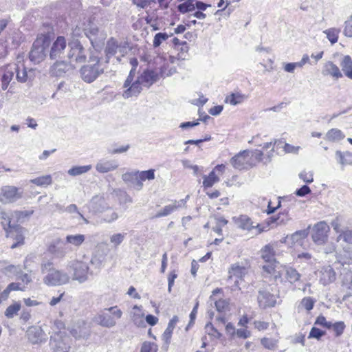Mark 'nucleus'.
<instances>
[{"label": "nucleus", "mask_w": 352, "mask_h": 352, "mask_svg": "<svg viewBox=\"0 0 352 352\" xmlns=\"http://www.w3.org/2000/svg\"><path fill=\"white\" fill-rule=\"evenodd\" d=\"M53 33L47 32L38 34L29 53V58L34 64L43 61L47 56V49L51 43Z\"/></svg>", "instance_id": "f257e3e1"}, {"label": "nucleus", "mask_w": 352, "mask_h": 352, "mask_svg": "<svg viewBox=\"0 0 352 352\" xmlns=\"http://www.w3.org/2000/svg\"><path fill=\"white\" fill-rule=\"evenodd\" d=\"M89 63L84 65L80 69V76L82 79L88 83L96 80L102 74L104 73V67L100 63V58L91 56L89 58Z\"/></svg>", "instance_id": "f03ea898"}, {"label": "nucleus", "mask_w": 352, "mask_h": 352, "mask_svg": "<svg viewBox=\"0 0 352 352\" xmlns=\"http://www.w3.org/2000/svg\"><path fill=\"white\" fill-rule=\"evenodd\" d=\"M122 311L118 306L111 307L99 314L96 321L103 327L111 328L116 325L117 320L122 318Z\"/></svg>", "instance_id": "7ed1b4c3"}, {"label": "nucleus", "mask_w": 352, "mask_h": 352, "mask_svg": "<svg viewBox=\"0 0 352 352\" xmlns=\"http://www.w3.org/2000/svg\"><path fill=\"white\" fill-rule=\"evenodd\" d=\"M126 45V43H118V41L113 37L109 38L107 42L104 49L106 56L105 62L108 63L110 58L117 54H119V55L116 56L117 60L118 62L121 61V58L127 53Z\"/></svg>", "instance_id": "20e7f679"}, {"label": "nucleus", "mask_w": 352, "mask_h": 352, "mask_svg": "<svg viewBox=\"0 0 352 352\" xmlns=\"http://www.w3.org/2000/svg\"><path fill=\"white\" fill-rule=\"evenodd\" d=\"M71 344L70 337L64 332L60 331L51 336L50 345L53 352H68Z\"/></svg>", "instance_id": "39448f33"}, {"label": "nucleus", "mask_w": 352, "mask_h": 352, "mask_svg": "<svg viewBox=\"0 0 352 352\" xmlns=\"http://www.w3.org/2000/svg\"><path fill=\"white\" fill-rule=\"evenodd\" d=\"M3 228L6 232V236L12 239L14 242L11 245L12 249H14L24 243L25 229L19 225H12L9 221L8 228L3 223Z\"/></svg>", "instance_id": "423d86ee"}, {"label": "nucleus", "mask_w": 352, "mask_h": 352, "mask_svg": "<svg viewBox=\"0 0 352 352\" xmlns=\"http://www.w3.org/2000/svg\"><path fill=\"white\" fill-rule=\"evenodd\" d=\"M23 197V190L13 186H3L0 189V202L3 204L14 203Z\"/></svg>", "instance_id": "0eeeda50"}, {"label": "nucleus", "mask_w": 352, "mask_h": 352, "mask_svg": "<svg viewBox=\"0 0 352 352\" xmlns=\"http://www.w3.org/2000/svg\"><path fill=\"white\" fill-rule=\"evenodd\" d=\"M43 280L47 285L58 286L67 283L69 280V276L67 273L55 269L46 274Z\"/></svg>", "instance_id": "6e6552de"}, {"label": "nucleus", "mask_w": 352, "mask_h": 352, "mask_svg": "<svg viewBox=\"0 0 352 352\" xmlns=\"http://www.w3.org/2000/svg\"><path fill=\"white\" fill-rule=\"evenodd\" d=\"M329 226L325 221H320L314 225L312 229L311 237L315 243L324 244L328 239Z\"/></svg>", "instance_id": "1a4fd4ad"}, {"label": "nucleus", "mask_w": 352, "mask_h": 352, "mask_svg": "<svg viewBox=\"0 0 352 352\" xmlns=\"http://www.w3.org/2000/svg\"><path fill=\"white\" fill-rule=\"evenodd\" d=\"M250 160V151L244 150L230 159V164L236 169H247L252 166Z\"/></svg>", "instance_id": "9d476101"}, {"label": "nucleus", "mask_w": 352, "mask_h": 352, "mask_svg": "<svg viewBox=\"0 0 352 352\" xmlns=\"http://www.w3.org/2000/svg\"><path fill=\"white\" fill-rule=\"evenodd\" d=\"M257 300L262 309L273 307L276 304V297L270 293L267 288L260 289L258 292Z\"/></svg>", "instance_id": "9b49d317"}, {"label": "nucleus", "mask_w": 352, "mask_h": 352, "mask_svg": "<svg viewBox=\"0 0 352 352\" xmlns=\"http://www.w3.org/2000/svg\"><path fill=\"white\" fill-rule=\"evenodd\" d=\"M72 267L74 270V280H78L80 283L85 282L88 279L89 265L86 262L74 261Z\"/></svg>", "instance_id": "f8f14e48"}, {"label": "nucleus", "mask_w": 352, "mask_h": 352, "mask_svg": "<svg viewBox=\"0 0 352 352\" xmlns=\"http://www.w3.org/2000/svg\"><path fill=\"white\" fill-rule=\"evenodd\" d=\"M67 47V41L63 36H58L52 43L50 50V58L52 60L61 58Z\"/></svg>", "instance_id": "ddd939ff"}, {"label": "nucleus", "mask_w": 352, "mask_h": 352, "mask_svg": "<svg viewBox=\"0 0 352 352\" xmlns=\"http://www.w3.org/2000/svg\"><path fill=\"white\" fill-rule=\"evenodd\" d=\"M69 46L71 50L68 54V58L72 61L81 63L86 60L85 49L79 42L69 43Z\"/></svg>", "instance_id": "4468645a"}, {"label": "nucleus", "mask_w": 352, "mask_h": 352, "mask_svg": "<svg viewBox=\"0 0 352 352\" xmlns=\"http://www.w3.org/2000/svg\"><path fill=\"white\" fill-rule=\"evenodd\" d=\"M88 25L89 27L84 29L85 34L89 39L92 47L98 51L100 50L103 45L102 40L98 39L96 36L98 32V28L96 25L91 23H89Z\"/></svg>", "instance_id": "2eb2a0df"}, {"label": "nucleus", "mask_w": 352, "mask_h": 352, "mask_svg": "<svg viewBox=\"0 0 352 352\" xmlns=\"http://www.w3.org/2000/svg\"><path fill=\"white\" fill-rule=\"evenodd\" d=\"M48 251L56 258H63L67 253V247L60 239H56L50 244Z\"/></svg>", "instance_id": "dca6fc26"}, {"label": "nucleus", "mask_w": 352, "mask_h": 352, "mask_svg": "<svg viewBox=\"0 0 352 352\" xmlns=\"http://www.w3.org/2000/svg\"><path fill=\"white\" fill-rule=\"evenodd\" d=\"M138 78L142 84V86L149 87L159 80L158 74L152 70H144Z\"/></svg>", "instance_id": "f3484780"}, {"label": "nucleus", "mask_w": 352, "mask_h": 352, "mask_svg": "<svg viewBox=\"0 0 352 352\" xmlns=\"http://www.w3.org/2000/svg\"><path fill=\"white\" fill-rule=\"evenodd\" d=\"M228 273V280H231L233 276H235L237 279L234 281V285L235 286H238V279L241 280L242 278L248 273V268L245 266L241 265L239 263H235L231 266Z\"/></svg>", "instance_id": "a211bd4d"}, {"label": "nucleus", "mask_w": 352, "mask_h": 352, "mask_svg": "<svg viewBox=\"0 0 352 352\" xmlns=\"http://www.w3.org/2000/svg\"><path fill=\"white\" fill-rule=\"evenodd\" d=\"M320 274V282L324 285L333 283L336 278V274L331 266L322 267Z\"/></svg>", "instance_id": "6ab92c4d"}, {"label": "nucleus", "mask_w": 352, "mask_h": 352, "mask_svg": "<svg viewBox=\"0 0 352 352\" xmlns=\"http://www.w3.org/2000/svg\"><path fill=\"white\" fill-rule=\"evenodd\" d=\"M122 180L126 183H130L140 190L143 187V183L140 181L138 171L127 172L122 175Z\"/></svg>", "instance_id": "aec40b11"}, {"label": "nucleus", "mask_w": 352, "mask_h": 352, "mask_svg": "<svg viewBox=\"0 0 352 352\" xmlns=\"http://www.w3.org/2000/svg\"><path fill=\"white\" fill-rule=\"evenodd\" d=\"M235 223L239 228L250 230L253 228H258V233H261L263 230L260 228L259 225L254 226L250 218L246 215H241L235 220Z\"/></svg>", "instance_id": "412c9836"}, {"label": "nucleus", "mask_w": 352, "mask_h": 352, "mask_svg": "<svg viewBox=\"0 0 352 352\" xmlns=\"http://www.w3.org/2000/svg\"><path fill=\"white\" fill-rule=\"evenodd\" d=\"M118 164L116 160H100L96 165V169L100 173H106L116 170Z\"/></svg>", "instance_id": "4be33fe9"}, {"label": "nucleus", "mask_w": 352, "mask_h": 352, "mask_svg": "<svg viewBox=\"0 0 352 352\" xmlns=\"http://www.w3.org/2000/svg\"><path fill=\"white\" fill-rule=\"evenodd\" d=\"M322 73L324 76H331L335 79L342 77L339 67L331 61H328L324 64Z\"/></svg>", "instance_id": "5701e85b"}, {"label": "nucleus", "mask_w": 352, "mask_h": 352, "mask_svg": "<svg viewBox=\"0 0 352 352\" xmlns=\"http://www.w3.org/2000/svg\"><path fill=\"white\" fill-rule=\"evenodd\" d=\"M28 340L35 344L42 342L43 331L39 327H31L27 331Z\"/></svg>", "instance_id": "b1692460"}, {"label": "nucleus", "mask_w": 352, "mask_h": 352, "mask_svg": "<svg viewBox=\"0 0 352 352\" xmlns=\"http://www.w3.org/2000/svg\"><path fill=\"white\" fill-rule=\"evenodd\" d=\"M142 84L137 78V79L134 80L132 84L126 87V89L123 92L122 96L124 98L138 96L142 91Z\"/></svg>", "instance_id": "393cba45"}, {"label": "nucleus", "mask_w": 352, "mask_h": 352, "mask_svg": "<svg viewBox=\"0 0 352 352\" xmlns=\"http://www.w3.org/2000/svg\"><path fill=\"white\" fill-rule=\"evenodd\" d=\"M16 70L17 66L16 65L6 67L1 77V89L3 90L7 89L10 82L13 79L14 73Z\"/></svg>", "instance_id": "a878e982"}, {"label": "nucleus", "mask_w": 352, "mask_h": 352, "mask_svg": "<svg viewBox=\"0 0 352 352\" xmlns=\"http://www.w3.org/2000/svg\"><path fill=\"white\" fill-rule=\"evenodd\" d=\"M284 278L289 284L294 285L300 280L301 274L296 268L286 266L285 267Z\"/></svg>", "instance_id": "bb28decb"}, {"label": "nucleus", "mask_w": 352, "mask_h": 352, "mask_svg": "<svg viewBox=\"0 0 352 352\" xmlns=\"http://www.w3.org/2000/svg\"><path fill=\"white\" fill-rule=\"evenodd\" d=\"M177 321V316H173V318L169 321L167 328L162 334V340L166 342V344H168L170 342L173 331Z\"/></svg>", "instance_id": "cd10ccee"}, {"label": "nucleus", "mask_w": 352, "mask_h": 352, "mask_svg": "<svg viewBox=\"0 0 352 352\" xmlns=\"http://www.w3.org/2000/svg\"><path fill=\"white\" fill-rule=\"evenodd\" d=\"M340 66L344 75L352 80V59L350 56H344L340 62Z\"/></svg>", "instance_id": "c85d7f7f"}, {"label": "nucleus", "mask_w": 352, "mask_h": 352, "mask_svg": "<svg viewBox=\"0 0 352 352\" xmlns=\"http://www.w3.org/2000/svg\"><path fill=\"white\" fill-rule=\"evenodd\" d=\"M336 157L338 162L342 166L352 165V153L348 151L342 153L340 151H337Z\"/></svg>", "instance_id": "c756f323"}, {"label": "nucleus", "mask_w": 352, "mask_h": 352, "mask_svg": "<svg viewBox=\"0 0 352 352\" xmlns=\"http://www.w3.org/2000/svg\"><path fill=\"white\" fill-rule=\"evenodd\" d=\"M275 252L272 246L270 244L266 245L261 250V257L266 263H271L276 261L274 258Z\"/></svg>", "instance_id": "7c9ffc66"}, {"label": "nucleus", "mask_w": 352, "mask_h": 352, "mask_svg": "<svg viewBox=\"0 0 352 352\" xmlns=\"http://www.w3.org/2000/svg\"><path fill=\"white\" fill-rule=\"evenodd\" d=\"M70 333L76 339H87L90 335V331L86 327L80 326L72 328Z\"/></svg>", "instance_id": "2f4dec72"}, {"label": "nucleus", "mask_w": 352, "mask_h": 352, "mask_svg": "<svg viewBox=\"0 0 352 352\" xmlns=\"http://www.w3.org/2000/svg\"><path fill=\"white\" fill-rule=\"evenodd\" d=\"M179 208H180V204H177V201H175L173 204L164 206L155 215L154 217L160 218L162 217L168 216Z\"/></svg>", "instance_id": "473e14b6"}, {"label": "nucleus", "mask_w": 352, "mask_h": 352, "mask_svg": "<svg viewBox=\"0 0 352 352\" xmlns=\"http://www.w3.org/2000/svg\"><path fill=\"white\" fill-rule=\"evenodd\" d=\"M85 240L84 234H69L65 238V243L73 245L76 247H79Z\"/></svg>", "instance_id": "72a5a7b5"}, {"label": "nucleus", "mask_w": 352, "mask_h": 352, "mask_svg": "<svg viewBox=\"0 0 352 352\" xmlns=\"http://www.w3.org/2000/svg\"><path fill=\"white\" fill-rule=\"evenodd\" d=\"M344 135L338 129H331L325 135V139L331 142H337L344 139Z\"/></svg>", "instance_id": "f704fd0d"}, {"label": "nucleus", "mask_w": 352, "mask_h": 352, "mask_svg": "<svg viewBox=\"0 0 352 352\" xmlns=\"http://www.w3.org/2000/svg\"><path fill=\"white\" fill-rule=\"evenodd\" d=\"M246 99V96L240 93H234L227 96L226 102L230 103L232 105H236L241 104Z\"/></svg>", "instance_id": "c9c22d12"}, {"label": "nucleus", "mask_w": 352, "mask_h": 352, "mask_svg": "<svg viewBox=\"0 0 352 352\" xmlns=\"http://www.w3.org/2000/svg\"><path fill=\"white\" fill-rule=\"evenodd\" d=\"M126 236V233H114L109 237L110 243L114 249H117L118 246L124 241Z\"/></svg>", "instance_id": "e433bc0d"}, {"label": "nucleus", "mask_w": 352, "mask_h": 352, "mask_svg": "<svg viewBox=\"0 0 352 352\" xmlns=\"http://www.w3.org/2000/svg\"><path fill=\"white\" fill-rule=\"evenodd\" d=\"M340 32V29L336 28H329L323 32V33L326 34L327 38L331 42V44L337 43Z\"/></svg>", "instance_id": "4c0bfd02"}, {"label": "nucleus", "mask_w": 352, "mask_h": 352, "mask_svg": "<svg viewBox=\"0 0 352 352\" xmlns=\"http://www.w3.org/2000/svg\"><path fill=\"white\" fill-rule=\"evenodd\" d=\"M30 182L38 186H49L52 183L51 175H47L31 179Z\"/></svg>", "instance_id": "58836bf2"}, {"label": "nucleus", "mask_w": 352, "mask_h": 352, "mask_svg": "<svg viewBox=\"0 0 352 352\" xmlns=\"http://www.w3.org/2000/svg\"><path fill=\"white\" fill-rule=\"evenodd\" d=\"M91 169V165L74 166L68 170V174L71 176H78L85 173Z\"/></svg>", "instance_id": "ea45409f"}, {"label": "nucleus", "mask_w": 352, "mask_h": 352, "mask_svg": "<svg viewBox=\"0 0 352 352\" xmlns=\"http://www.w3.org/2000/svg\"><path fill=\"white\" fill-rule=\"evenodd\" d=\"M261 343L264 348L274 351L278 347V340L272 338H263Z\"/></svg>", "instance_id": "a19ab883"}, {"label": "nucleus", "mask_w": 352, "mask_h": 352, "mask_svg": "<svg viewBox=\"0 0 352 352\" xmlns=\"http://www.w3.org/2000/svg\"><path fill=\"white\" fill-rule=\"evenodd\" d=\"M203 178V185L206 188L212 186L214 183L219 181V178L216 175L214 170L211 171L208 176L204 175Z\"/></svg>", "instance_id": "79ce46f5"}, {"label": "nucleus", "mask_w": 352, "mask_h": 352, "mask_svg": "<svg viewBox=\"0 0 352 352\" xmlns=\"http://www.w3.org/2000/svg\"><path fill=\"white\" fill-rule=\"evenodd\" d=\"M34 212L33 210H15L11 215L12 218L16 219L17 221L23 222V219L26 217L31 216Z\"/></svg>", "instance_id": "37998d69"}, {"label": "nucleus", "mask_w": 352, "mask_h": 352, "mask_svg": "<svg viewBox=\"0 0 352 352\" xmlns=\"http://www.w3.org/2000/svg\"><path fill=\"white\" fill-rule=\"evenodd\" d=\"M195 0H187L186 2L178 5L177 9L182 13H186L195 10V6L193 2Z\"/></svg>", "instance_id": "c03bdc74"}, {"label": "nucleus", "mask_w": 352, "mask_h": 352, "mask_svg": "<svg viewBox=\"0 0 352 352\" xmlns=\"http://www.w3.org/2000/svg\"><path fill=\"white\" fill-rule=\"evenodd\" d=\"M21 309V305L19 302H15L10 305L5 311V316L8 318H12Z\"/></svg>", "instance_id": "a18cd8bd"}, {"label": "nucleus", "mask_w": 352, "mask_h": 352, "mask_svg": "<svg viewBox=\"0 0 352 352\" xmlns=\"http://www.w3.org/2000/svg\"><path fill=\"white\" fill-rule=\"evenodd\" d=\"M340 240H343L349 244H352V230L346 229L342 231L337 237V242H339Z\"/></svg>", "instance_id": "49530a36"}, {"label": "nucleus", "mask_w": 352, "mask_h": 352, "mask_svg": "<svg viewBox=\"0 0 352 352\" xmlns=\"http://www.w3.org/2000/svg\"><path fill=\"white\" fill-rule=\"evenodd\" d=\"M342 283L346 289H352V272L346 271L342 274Z\"/></svg>", "instance_id": "de8ad7c7"}, {"label": "nucleus", "mask_w": 352, "mask_h": 352, "mask_svg": "<svg viewBox=\"0 0 352 352\" xmlns=\"http://www.w3.org/2000/svg\"><path fill=\"white\" fill-rule=\"evenodd\" d=\"M55 268H54V263L52 261L43 259L41 263V271L42 274H48L52 270H54Z\"/></svg>", "instance_id": "09e8293b"}, {"label": "nucleus", "mask_w": 352, "mask_h": 352, "mask_svg": "<svg viewBox=\"0 0 352 352\" xmlns=\"http://www.w3.org/2000/svg\"><path fill=\"white\" fill-rule=\"evenodd\" d=\"M138 175L142 182L146 179L152 180L155 178V170L149 169L148 170L138 171Z\"/></svg>", "instance_id": "8fccbe9b"}, {"label": "nucleus", "mask_w": 352, "mask_h": 352, "mask_svg": "<svg viewBox=\"0 0 352 352\" xmlns=\"http://www.w3.org/2000/svg\"><path fill=\"white\" fill-rule=\"evenodd\" d=\"M309 229H310V226H309L307 229L296 231L292 235V239L293 240V241L297 242L300 239L306 238L309 234Z\"/></svg>", "instance_id": "3c124183"}, {"label": "nucleus", "mask_w": 352, "mask_h": 352, "mask_svg": "<svg viewBox=\"0 0 352 352\" xmlns=\"http://www.w3.org/2000/svg\"><path fill=\"white\" fill-rule=\"evenodd\" d=\"M168 36H169L166 33H157L154 36L153 46L155 47H159L163 41H166L168 38Z\"/></svg>", "instance_id": "603ef678"}, {"label": "nucleus", "mask_w": 352, "mask_h": 352, "mask_svg": "<svg viewBox=\"0 0 352 352\" xmlns=\"http://www.w3.org/2000/svg\"><path fill=\"white\" fill-rule=\"evenodd\" d=\"M331 328H333L336 336L339 337L343 333L345 329V324L344 322L342 321L336 322L334 324H331Z\"/></svg>", "instance_id": "864d4df0"}, {"label": "nucleus", "mask_w": 352, "mask_h": 352, "mask_svg": "<svg viewBox=\"0 0 352 352\" xmlns=\"http://www.w3.org/2000/svg\"><path fill=\"white\" fill-rule=\"evenodd\" d=\"M343 34L346 37H352V14L344 23Z\"/></svg>", "instance_id": "5fc2aeb1"}, {"label": "nucleus", "mask_w": 352, "mask_h": 352, "mask_svg": "<svg viewBox=\"0 0 352 352\" xmlns=\"http://www.w3.org/2000/svg\"><path fill=\"white\" fill-rule=\"evenodd\" d=\"M157 346L155 344L144 342L141 347L140 352H157Z\"/></svg>", "instance_id": "6e6d98bb"}, {"label": "nucleus", "mask_w": 352, "mask_h": 352, "mask_svg": "<svg viewBox=\"0 0 352 352\" xmlns=\"http://www.w3.org/2000/svg\"><path fill=\"white\" fill-rule=\"evenodd\" d=\"M214 304L216 309L219 312L226 311L229 305L228 302L226 299H219V300H216Z\"/></svg>", "instance_id": "4d7b16f0"}, {"label": "nucleus", "mask_w": 352, "mask_h": 352, "mask_svg": "<svg viewBox=\"0 0 352 352\" xmlns=\"http://www.w3.org/2000/svg\"><path fill=\"white\" fill-rule=\"evenodd\" d=\"M118 218V214L113 210H109L106 212L102 217V220L107 223H111Z\"/></svg>", "instance_id": "13d9d810"}, {"label": "nucleus", "mask_w": 352, "mask_h": 352, "mask_svg": "<svg viewBox=\"0 0 352 352\" xmlns=\"http://www.w3.org/2000/svg\"><path fill=\"white\" fill-rule=\"evenodd\" d=\"M67 67L68 65L65 64L64 62L58 61L53 66L54 69L57 70V72H56V75L57 76H60L63 73H65L67 70Z\"/></svg>", "instance_id": "bf43d9fd"}, {"label": "nucleus", "mask_w": 352, "mask_h": 352, "mask_svg": "<svg viewBox=\"0 0 352 352\" xmlns=\"http://www.w3.org/2000/svg\"><path fill=\"white\" fill-rule=\"evenodd\" d=\"M301 305L307 311H310L314 308V300L310 297H305L302 299Z\"/></svg>", "instance_id": "052dcab7"}, {"label": "nucleus", "mask_w": 352, "mask_h": 352, "mask_svg": "<svg viewBox=\"0 0 352 352\" xmlns=\"http://www.w3.org/2000/svg\"><path fill=\"white\" fill-rule=\"evenodd\" d=\"M177 49V50L180 51V53L178 54L179 58H182L183 60L186 59L187 56V53L188 52V47L187 45V43L186 41H182V45L179 46V48Z\"/></svg>", "instance_id": "680f3d73"}, {"label": "nucleus", "mask_w": 352, "mask_h": 352, "mask_svg": "<svg viewBox=\"0 0 352 352\" xmlns=\"http://www.w3.org/2000/svg\"><path fill=\"white\" fill-rule=\"evenodd\" d=\"M325 332L316 327H312L309 332V338H313L319 340L324 335Z\"/></svg>", "instance_id": "e2e57ef3"}, {"label": "nucleus", "mask_w": 352, "mask_h": 352, "mask_svg": "<svg viewBox=\"0 0 352 352\" xmlns=\"http://www.w3.org/2000/svg\"><path fill=\"white\" fill-rule=\"evenodd\" d=\"M299 177L306 183H311L314 181L313 173L311 172L302 171L299 174Z\"/></svg>", "instance_id": "0e129e2a"}, {"label": "nucleus", "mask_w": 352, "mask_h": 352, "mask_svg": "<svg viewBox=\"0 0 352 352\" xmlns=\"http://www.w3.org/2000/svg\"><path fill=\"white\" fill-rule=\"evenodd\" d=\"M315 324L320 325V326L324 327H326L327 329L331 328V322H327L326 320L325 317L323 316H319L316 318V322H315Z\"/></svg>", "instance_id": "69168bd1"}, {"label": "nucleus", "mask_w": 352, "mask_h": 352, "mask_svg": "<svg viewBox=\"0 0 352 352\" xmlns=\"http://www.w3.org/2000/svg\"><path fill=\"white\" fill-rule=\"evenodd\" d=\"M15 72H16V76L19 82H24L28 80V76L25 68H23V69L21 72L19 71V69H17V70Z\"/></svg>", "instance_id": "338daca9"}, {"label": "nucleus", "mask_w": 352, "mask_h": 352, "mask_svg": "<svg viewBox=\"0 0 352 352\" xmlns=\"http://www.w3.org/2000/svg\"><path fill=\"white\" fill-rule=\"evenodd\" d=\"M311 189L307 185H303L301 188L296 190L295 194L298 197H304L311 193Z\"/></svg>", "instance_id": "774afa93"}]
</instances>
